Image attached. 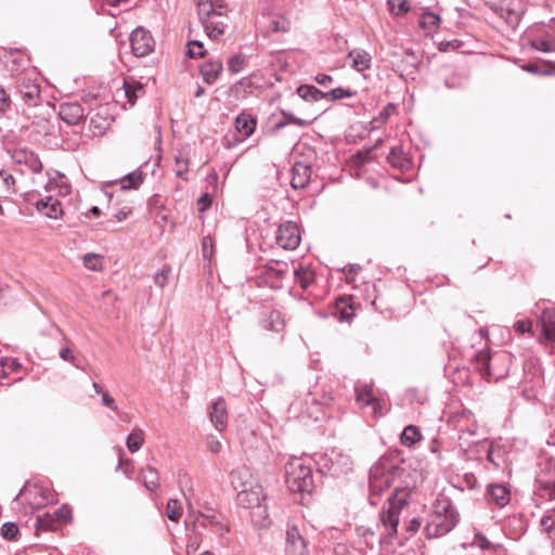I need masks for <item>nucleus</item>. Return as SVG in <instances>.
Here are the masks:
<instances>
[{
    "instance_id": "1",
    "label": "nucleus",
    "mask_w": 555,
    "mask_h": 555,
    "mask_svg": "<svg viewBox=\"0 0 555 555\" xmlns=\"http://www.w3.org/2000/svg\"><path fill=\"white\" fill-rule=\"evenodd\" d=\"M404 468L390 459H379L370 469V495L369 501L372 505H377V498L390 487H400L396 485L397 480L401 478Z\"/></svg>"
},
{
    "instance_id": "2",
    "label": "nucleus",
    "mask_w": 555,
    "mask_h": 555,
    "mask_svg": "<svg viewBox=\"0 0 555 555\" xmlns=\"http://www.w3.org/2000/svg\"><path fill=\"white\" fill-rule=\"evenodd\" d=\"M459 522V513L453 503L447 499L437 500L425 526L428 539L438 538L449 533Z\"/></svg>"
},
{
    "instance_id": "3",
    "label": "nucleus",
    "mask_w": 555,
    "mask_h": 555,
    "mask_svg": "<svg viewBox=\"0 0 555 555\" xmlns=\"http://www.w3.org/2000/svg\"><path fill=\"white\" fill-rule=\"evenodd\" d=\"M409 490L396 487L387 500V506L383 507L379 515L380 528L386 535L382 541L391 542L397 537L398 525L402 507L408 504Z\"/></svg>"
},
{
    "instance_id": "4",
    "label": "nucleus",
    "mask_w": 555,
    "mask_h": 555,
    "mask_svg": "<svg viewBox=\"0 0 555 555\" xmlns=\"http://www.w3.org/2000/svg\"><path fill=\"white\" fill-rule=\"evenodd\" d=\"M310 459L293 457L285 466V478L292 492L310 493L314 489V478Z\"/></svg>"
},
{
    "instance_id": "5",
    "label": "nucleus",
    "mask_w": 555,
    "mask_h": 555,
    "mask_svg": "<svg viewBox=\"0 0 555 555\" xmlns=\"http://www.w3.org/2000/svg\"><path fill=\"white\" fill-rule=\"evenodd\" d=\"M472 362L483 376L499 380L506 376L511 358L504 351L491 354L490 350L485 348L474 353Z\"/></svg>"
},
{
    "instance_id": "6",
    "label": "nucleus",
    "mask_w": 555,
    "mask_h": 555,
    "mask_svg": "<svg viewBox=\"0 0 555 555\" xmlns=\"http://www.w3.org/2000/svg\"><path fill=\"white\" fill-rule=\"evenodd\" d=\"M322 467L319 469L320 473H326L334 477L347 475L352 472L353 462L351 456L338 449H332L327 452L322 460Z\"/></svg>"
},
{
    "instance_id": "7",
    "label": "nucleus",
    "mask_w": 555,
    "mask_h": 555,
    "mask_svg": "<svg viewBox=\"0 0 555 555\" xmlns=\"http://www.w3.org/2000/svg\"><path fill=\"white\" fill-rule=\"evenodd\" d=\"M20 500L27 501L31 508H40L53 501V493L37 485L25 486L14 498V501Z\"/></svg>"
},
{
    "instance_id": "8",
    "label": "nucleus",
    "mask_w": 555,
    "mask_h": 555,
    "mask_svg": "<svg viewBox=\"0 0 555 555\" xmlns=\"http://www.w3.org/2000/svg\"><path fill=\"white\" fill-rule=\"evenodd\" d=\"M538 493L544 500L555 501V462L547 461L537 477Z\"/></svg>"
},
{
    "instance_id": "9",
    "label": "nucleus",
    "mask_w": 555,
    "mask_h": 555,
    "mask_svg": "<svg viewBox=\"0 0 555 555\" xmlns=\"http://www.w3.org/2000/svg\"><path fill=\"white\" fill-rule=\"evenodd\" d=\"M12 160L15 165L21 167V172L26 173H40L43 165L39 156L28 149H15L12 152Z\"/></svg>"
},
{
    "instance_id": "10",
    "label": "nucleus",
    "mask_w": 555,
    "mask_h": 555,
    "mask_svg": "<svg viewBox=\"0 0 555 555\" xmlns=\"http://www.w3.org/2000/svg\"><path fill=\"white\" fill-rule=\"evenodd\" d=\"M301 241L300 231L297 223L286 221L282 223L276 232V243L280 247L294 250Z\"/></svg>"
},
{
    "instance_id": "11",
    "label": "nucleus",
    "mask_w": 555,
    "mask_h": 555,
    "mask_svg": "<svg viewBox=\"0 0 555 555\" xmlns=\"http://www.w3.org/2000/svg\"><path fill=\"white\" fill-rule=\"evenodd\" d=\"M132 52L135 56L149 55L154 50V39L149 30L137 27L130 35Z\"/></svg>"
},
{
    "instance_id": "12",
    "label": "nucleus",
    "mask_w": 555,
    "mask_h": 555,
    "mask_svg": "<svg viewBox=\"0 0 555 555\" xmlns=\"http://www.w3.org/2000/svg\"><path fill=\"white\" fill-rule=\"evenodd\" d=\"M286 555H309L308 542L296 526L286 530Z\"/></svg>"
},
{
    "instance_id": "13",
    "label": "nucleus",
    "mask_w": 555,
    "mask_h": 555,
    "mask_svg": "<svg viewBox=\"0 0 555 555\" xmlns=\"http://www.w3.org/2000/svg\"><path fill=\"white\" fill-rule=\"evenodd\" d=\"M40 86L33 79L22 77L17 83V93L24 103L29 107H35L40 103Z\"/></svg>"
},
{
    "instance_id": "14",
    "label": "nucleus",
    "mask_w": 555,
    "mask_h": 555,
    "mask_svg": "<svg viewBox=\"0 0 555 555\" xmlns=\"http://www.w3.org/2000/svg\"><path fill=\"white\" fill-rule=\"evenodd\" d=\"M208 415L211 424L219 433L227 428L229 415L225 400L222 397H219L210 404Z\"/></svg>"
},
{
    "instance_id": "15",
    "label": "nucleus",
    "mask_w": 555,
    "mask_h": 555,
    "mask_svg": "<svg viewBox=\"0 0 555 555\" xmlns=\"http://www.w3.org/2000/svg\"><path fill=\"white\" fill-rule=\"evenodd\" d=\"M542 343L555 346V308H543L540 317Z\"/></svg>"
},
{
    "instance_id": "16",
    "label": "nucleus",
    "mask_w": 555,
    "mask_h": 555,
    "mask_svg": "<svg viewBox=\"0 0 555 555\" xmlns=\"http://www.w3.org/2000/svg\"><path fill=\"white\" fill-rule=\"evenodd\" d=\"M266 499L267 496L263 493V489L258 482L240 490L237 493V502L245 508L255 507V505L266 502Z\"/></svg>"
},
{
    "instance_id": "17",
    "label": "nucleus",
    "mask_w": 555,
    "mask_h": 555,
    "mask_svg": "<svg viewBox=\"0 0 555 555\" xmlns=\"http://www.w3.org/2000/svg\"><path fill=\"white\" fill-rule=\"evenodd\" d=\"M356 399L361 406H372L373 414H377V410L380 408L378 399L373 393V387L371 384L358 380L354 385Z\"/></svg>"
},
{
    "instance_id": "18",
    "label": "nucleus",
    "mask_w": 555,
    "mask_h": 555,
    "mask_svg": "<svg viewBox=\"0 0 555 555\" xmlns=\"http://www.w3.org/2000/svg\"><path fill=\"white\" fill-rule=\"evenodd\" d=\"M85 116L83 107L77 103H62L59 108V117L69 126L78 125Z\"/></svg>"
},
{
    "instance_id": "19",
    "label": "nucleus",
    "mask_w": 555,
    "mask_h": 555,
    "mask_svg": "<svg viewBox=\"0 0 555 555\" xmlns=\"http://www.w3.org/2000/svg\"><path fill=\"white\" fill-rule=\"evenodd\" d=\"M312 168L301 162H296L292 167L291 184L294 189H305L311 179Z\"/></svg>"
},
{
    "instance_id": "20",
    "label": "nucleus",
    "mask_w": 555,
    "mask_h": 555,
    "mask_svg": "<svg viewBox=\"0 0 555 555\" xmlns=\"http://www.w3.org/2000/svg\"><path fill=\"white\" fill-rule=\"evenodd\" d=\"M487 500L490 504L504 507L509 503V490L502 483H491L487 488Z\"/></svg>"
},
{
    "instance_id": "21",
    "label": "nucleus",
    "mask_w": 555,
    "mask_h": 555,
    "mask_svg": "<svg viewBox=\"0 0 555 555\" xmlns=\"http://www.w3.org/2000/svg\"><path fill=\"white\" fill-rule=\"evenodd\" d=\"M222 70L223 63L219 59L208 60L199 66V72L203 77V80L208 85L215 83L220 77Z\"/></svg>"
},
{
    "instance_id": "22",
    "label": "nucleus",
    "mask_w": 555,
    "mask_h": 555,
    "mask_svg": "<svg viewBox=\"0 0 555 555\" xmlns=\"http://www.w3.org/2000/svg\"><path fill=\"white\" fill-rule=\"evenodd\" d=\"M387 162L392 168L398 169L401 172L409 171L412 165L410 157L404 153L400 145L393 146L390 150L387 156Z\"/></svg>"
},
{
    "instance_id": "23",
    "label": "nucleus",
    "mask_w": 555,
    "mask_h": 555,
    "mask_svg": "<svg viewBox=\"0 0 555 555\" xmlns=\"http://www.w3.org/2000/svg\"><path fill=\"white\" fill-rule=\"evenodd\" d=\"M230 481L232 487L237 491L256 483L249 468L246 466H240L233 469L230 474Z\"/></svg>"
},
{
    "instance_id": "24",
    "label": "nucleus",
    "mask_w": 555,
    "mask_h": 555,
    "mask_svg": "<svg viewBox=\"0 0 555 555\" xmlns=\"http://www.w3.org/2000/svg\"><path fill=\"white\" fill-rule=\"evenodd\" d=\"M36 207L39 212L51 219H57L62 216L63 209L59 199L48 196L46 199L37 202Z\"/></svg>"
},
{
    "instance_id": "25",
    "label": "nucleus",
    "mask_w": 555,
    "mask_h": 555,
    "mask_svg": "<svg viewBox=\"0 0 555 555\" xmlns=\"http://www.w3.org/2000/svg\"><path fill=\"white\" fill-rule=\"evenodd\" d=\"M540 529L550 544L555 547V508L547 509L540 519Z\"/></svg>"
},
{
    "instance_id": "26",
    "label": "nucleus",
    "mask_w": 555,
    "mask_h": 555,
    "mask_svg": "<svg viewBox=\"0 0 555 555\" xmlns=\"http://www.w3.org/2000/svg\"><path fill=\"white\" fill-rule=\"evenodd\" d=\"M487 460L494 467H502L507 461V451L499 442H491L487 448Z\"/></svg>"
},
{
    "instance_id": "27",
    "label": "nucleus",
    "mask_w": 555,
    "mask_h": 555,
    "mask_svg": "<svg viewBox=\"0 0 555 555\" xmlns=\"http://www.w3.org/2000/svg\"><path fill=\"white\" fill-rule=\"evenodd\" d=\"M206 35L210 39H218L227 28V17H212L202 23Z\"/></svg>"
},
{
    "instance_id": "28",
    "label": "nucleus",
    "mask_w": 555,
    "mask_h": 555,
    "mask_svg": "<svg viewBox=\"0 0 555 555\" xmlns=\"http://www.w3.org/2000/svg\"><path fill=\"white\" fill-rule=\"evenodd\" d=\"M348 59H351V67L357 72H363L371 67L372 57L365 50L354 49L348 53Z\"/></svg>"
},
{
    "instance_id": "29",
    "label": "nucleus",
    "mask_w": 555,
    "mask_h": 555,
    "mask_svg": "<svg viewBox=\"0 0 555 555\" xmlns=\"http://www.w3.org/2000/svg\"><path fill=\"white\" fill-rule=\"evenodd\" d=\"M250 509V518L255 526L259 528H267L270 526L271 520L269 518L268 506L264 502L255 505V507H248Z\"/></svg>"
},
{
    "instance_id": "30",
    "label": "nucleus",
    "mask_w": 555,
    "mask_h": 555,
    "mask_svg": "<svg viewBox=\"0 0 555 555\" xmlns=\"http://www.w3.org/2000/svg\"><path fill=\"white\" fill-rule=\"evenodd\" d=\"M195 2L201 23L212 17H222V12L217 11L216 7H214L212 0H195Z\"/></svg>"
},
{
    "instance_id": "31",
    "label": "nucleus",
    "mask_w": 555,
    "mask_h": 555,
    "mask_svg": "<svg viewBox=\"0 0 555 555\" xmlns=\"http://www.w3.org/2000/svg\"><path fill=\"white\" fill-rule=\"evenodd\" d=\"M256 119L246 113L240 114L235 119V128L243 137L251 135L256 129Z\"/></svg>"
},
{
    "instance_id": "32",
    "label": "nucleus",
    "mask_w": 555,
    "mask_h": 555,
    "mask_svg": "<svg viewBox=\"0 0 555 555\" xmlns=\"http://www.w3.org/2000/svg\"><path fill=\"white\" fill-rule=\"evenodd\" d=\"M261 326L267 331L281 332L284 328V320L280 311H270L262 320Z\"/></svg>"
},
{
    "instance_id": "33",
    "label": "nucleus",
    "mask_w": 555,
    "mask_h": 555,
    "mask_svg": "<svg viewBox=\"0 0 555 555\" xmlns=\"http://www.w3.org/2000/svg\"><path fill=\"white\" fill-rule=\"evenodd\" d=\"M294 274L296 283H298L304 291H307L314 283L315 273L309 267L299 266Z\"/></svg>"
},
{
    "instance_id": "34",
    "label": "nucleus",
    "mask_w": 555,
    "mask_h": 555,
    "mask_svg": "<svg viewBox=\"0 0 555 555\" xmlns=\"http://www.w3.org/2000/svg\"><path fill=\"white\" fill-rule=\"evenodd\" d=\"M140 479L144 487L152 492L156 491L160 486L158 472L156 468L151 466L141 470Z\"/></svg>"
},
{
    "instance_id": "35",
    "label": "nucleus",
    "mask_w": 555,
    "mask_h": 555,
    "mask_svg": "<svg viewBox=\"0 0 555 555\" xmlns=\"http://www.w3.org/2000/svg\"><path fill=\"white\" fill-rule=\"evenodd\" d=\"M525 72H528L533 75L540 76H554L555 75V64L554 63H545L539 64L537 62H529L521 66Z\"/></svg>"
},
{
    "instance_id": "36",
    "label": "nucleus",
    "mask_w": 555,
    "mask_h": 555,
    "mask_svg": "<svg viewBox=\"0 0 555 555\" xmlns=\"http://www.w3.org/2000/svg\"><path fill=\"white\" fill-rule=\"evenodd\" d=\"M422 434L420 431V428L414 425H408L404 427L401 436H400V442L404 447L411 448L416 442L421 441Z\"/></svg>"
},
{
    "instance_id": "37",
    "label": "nucleus",
    "mask_w": 555,
    "mask_h": 555,
    "mask_svg": "<svg viewBox=\"0 0 555 555\" xmlns=\"http://www.w3.org/2000/svg\"><path fill=\"white\" fill-rule=\"evenodd\" d=\"M451 423L459 431L470 430V425L474 424L473 414L469 411L463 410L452 416Z\"/></svg>"
},
{
    "instance_id": "38",
    "label": "nucleus",
    "mask_w": 555,
    "mask_h": 555,
    "mask_svg": "<svg viewBox=\"0 0 555 555\" xmlns=\"http://www.w3.org/2000/svg\"><path fill=\"white\" fill-rule=\"evenodd\" d=\"M297 94L306 100L311 102H318L322 99H325V92L321 91L314 86L302 85L297 88Z\"/></svg>"
},
{
    "instance_id": "39",
    "label": "nucleus",
    "mask_w": 555,
    "mask_h": 555,
    "mask_svg": "<svg viewBox=\"0 0 555 555\" xmlns=\"http://www.w3.org/2000/svg\"><path fill=\"white\" fill-rule=\"evenodd\" d=\"M124 94L128 100L129 106H133L135 103V100L139 96V93L142 92L143 86L139 81L135 80H128L126 79L124 81Z\"/></svg>"
},
{
    "instance_id": "40",
    "label": "nucleus",
    "mask_w": 555,
    "mask_h": 555,
    "mask_svg": "<svg viewBox=\"0 0 555 555\" xmlns=\"http://www.w3.org/2000/svg\"><path fill=\"white\" fill-rule=\"evenodd\" d=\"M144 443V433L140 428H134L127 436L126 446L131 453L138 452Z\"/></svg>"
},
{
    "instance_id": "41",
    "label": "nucleus",
    "mask_w": 555,
    "mask_h": 555,
    "mask_svg": "<svg viewBox=\"0 0 555 555\" xmlns=\"http://www.w3.org/2000/svg\"><path fill=\"white\" fill-rule=\"evenodd\" d=\"M144 180L143 173L140 170L129 172L120 180L121 190L138 189Z\"/></svg>"
},
{
    "instance_id": "42",
    "label": "nucleus",
    "mask_w": 555,
    "mask_h": 555,
    "mask_svg": "<svg viewBox=\"0 0 555 555\" xmlns=\"http://www.w3.org/2000/svg\"><path fill=\"white\" fill-rule=\"evenodd\" d=\"M282 119L279 120L274 127H273V131L276 132V131H280L281 129H283L284 127H286L287 125H296V126H300V127H305L307 125H309L308 121L301 119V118H298L296 116H294L292 113L289 112H286V111H282Z\"/></svg>"
},
{
    "instance_id": "43",
    "label": "nucleus",
    "mask_w": 555,
    "mask_h": 555,
    "mask_svg": "<svg viewBox=\"0 0 555 555\" xmlns=\"http://www.w3.org/2000/svg\"><path fill=\"white\" fill-rule=\"evenodd\" d=\"M440 16L433 12H425L420 17V27L425 31H434L438 28Z\"/></svg>"
},
{
    "instance_id": "44",
    "label": "nucleus",
    "mask_w": 555,
    "mask_h": 555,
    "mask_svg": "<svg viewBox=\"0 0 555 555\" xmlns=\"http://www.w3.org/2000/svg\"><path fill=\"white\" fill-rule=\"evenodd\" d=\"M219 518L221 517L217 515L212 509L207 508L198 513L197 517L195 518V522L201 527L209 528L216 525Z\"/></svg>"
},
{
    "instance_id": "45",
    "label": "nucleus",
    "mask_w": 555,
    "mask_h": 555,
    "mask_svg": "<svg viewBox=\"0 0 555 555\" xmlns=\"http://www.w3.org/2000/svg\"><path fill=\"white\" fill-rule=\"evenodd\" d=\"M396 106L392 103H388L378 114V116L374 117L371 121L372 129H377L382 127L389 117L395 113Z\"/></svg>"
},
{
    "instance_id": "46",
    "label": "nucleus",
    "mask_w": 555,
    "mask_h": 555,
    "mask_svg": "<svg viewBox=\"0 0 555 555\" xmlns=\"http://www.w3.org/2000/svg\"><path fill=\"white\" fill-rule=\"evenodd\" d=\"M102 256L98 254H86L82 258L83 266L91 271H101L103 269Z\"/></svg>"
},
{
    "instance_id": "47",
    "label": "nucleus",
    "mask_w": 555,
    "mask_h": 555,
    "mask_svg": "<svg viewBox=\"0 0 555 555\" xmlns=\"http://www.w3.org/2000/svg\"><path fill=\"white\" fill-rule=\"evenodd\" d=\"M357 94V91L351 89H345L341 87L332 89L328 92H325V100L327 101H337L344 98H351Z\"/></svg>"
},
{
    "instance_id": "48",
    "label": "nucleus",
    "mask_w": 555,
    "mask_h": 555,
    "mask_svg": "<svg viewBox=\"0 0 555 555\" xmlns=\"http://www.w3.org/2000/svg\"><path fill=\"white\" fill-rule=\"evenodd\" d=\"M246 63V56L242 53L234 54L228 60V70L237 74L243 70Z\"/></svg>"
},
{
    "instance_id": "49",
    "label": "nucleus",
    "mask_w": 555,
    "mask_h": 555,
    "mask_svg": "<svg viewBox=\"0 0 555 555\" xmlns=\"http://www.w3.org/2000/svg\"><path fill=\"white\" fill-rule=\"evenodd\" d=\"M269 30L272 33H288L291 30V22L284 16L273 18L269 24Z\"/></svg>"
},
{
    "instance_id": "50",
    "label": "nucleus",
    "mask_w": 555,
    "mask_h": 555,
    "mask_svg": "<svg viewBox=\"0 0 555 555\" xmlns=\"http://www.w3.org/2000/svg\"><path fill=\"white\" fill-rule=\"evenodd\" d=\"M167 517L172 521H178L182 515V507L178 500L170 499L166 506Z\"/></svg>"
},
{
    "instance_id": "51",
    "label": "nucleus",
    "mask_w": 555,
    "mask_h": 555,
    "mask_svg": "<svg viewBox=\"0 0 555 555\" xmlns=\"http://www.w3.org/2000/svg\"><path fill=\"white\" fill-rule=\"evenodd\" d=\"M186 54L191 59L202 57L205 55L204 44L199 40H191L188 43Z\"/></svg>"
},
{
    "instance_id": "52",
    "label": "nucleus",
    "mask_w": 555,
    "mask_h": 555,
    "mask_svg": "<svg viewBox=\"0 0 555 555\" xmlns=\"http://www.w3.org/2000/svg\"><path fill=\"white\" fill-rule=\"evenodd\" d=\"M18 532L17 525L12 521H7L1 526V535L9 541L15 540Z\"/></svg>"
},
{
    "instance_id": "53",
    "label": "nucleus",
    "mask_w": 555,
    "mask_h": 555,
    "mask_svg": "<svg viewBox=\"0 0 555 555\" xmlns=\"http://www.w3.org/2000/svg\"><path fill=\"white\" fill-rule=\"evenodd\" d=\"M56 522L57 521L54 515L46 513L43 515L38 516L36 525L40 529L50 530L55 528Z\"/></svg>"
},
{
    "instance_id": "54",
    "label": "nucleus",
    "mask_w": 555,
    "mask_h": 555,
    "mask_svg": "<svg viewBox=\"0 0 555 555\" xmlns=\"http://www.w3.org/2000/svg\"><path fill=\"white\" fill-rule=\"evenodd\" d=\"M336 309L340 314L339 318L341 321H349L353 315L351 306H349L344 298L336 301Z\"/></svg>"
},
{
    "instance_id": "55",
    "label": "nucleus",
    "mask_w": 555,
    "mask_h": 555,
    "mask_svg": "<svg viewBox=\"0 0 555 555\" xmlns=\"http://www.w3.org/2000/svg\"><path fill=\"white\" fill-rule=\"evenodd\" d=\"M390 12L395 15H402L410 11L406 0H388Z\"/></svg>"
},
{
    "instance_id": "56",
    "label": "nucleus",
    "mask_w": 555,
    "mask_h": 555,
    "mask_svg": "<svg viewBox=\"0 0 555 555\" xmlns=\"http://www.w3.org/2000/svg\"><path fill=\"white\" fill-rule=\"evenodd\" d=\"M473 545L477 546L478 548L482 551H491L494 550L495 546L492 542H490L486 535H483L480 532H477L473 540Z\"/></svg>"
},
{
    "instance_id": "57",
    "label": "nucleus",
    "mask_w": 555,
    "mask_h": 555,
    "mask_svg": "<svg viewBox=\"0 0 555 555\" xmlns=\"http://www.w3.org/2000/svg\"><path fill=\"white\" fill-rule=\"evenodd\" d=\"M124 455H125V452L124 450H120V453H119V462H118V466H117V469L121 468L125 466L124 468V474L125 476L128 478V479H131L132 476H133V473H134V466H133V463L131 460H125L124 459Z\"/></svg>"
},
{
    "instance_id": "58",
    "label": "nucleus",
    "mask_w": 555,
    "mask_h": 555,
    "mask_svg": "<svg viewBox=\"0 0 555 555\" xmlns=\"http://www.w3.org/2000/svg\"><path fill=\"white\" fill-rule=\"evenodd\" d=\"M169 273L170 269L166 267L157 271L154 275L155 284L162 288L165 287L169 282Z\"/></svg>"
},
{
    "instance_id": "59",
    "label": "nucleus",
    "mask_w": 555,
    "mask_h": 555,
    "mask_svg": "<svg viewBox=\"0 0 555 555\" xmlns=\"http://www.w3.org/2000/svg\"><path fill=\"white\" fill-rule=\"evenodd\" d=\"M54 517L57 522L65 524L72 519V511L67 506H61L54 512Z\"/></svg>"
},
{
    "instance_id": "60",
    "label": "nucleus",
    "mask_w": 555,
    "mask_h": 555,
    "mask_svg": "<svg viewBox=\"0 0 555 555\" xmlns=\"http://www.w3.org/2000/svg\"><path fill=\"white\" fill-rule=\"evenodd\" d=\"M530 46H531L534 50H537V51H542V52H545V53H547V52H552V51L554 50V49H553V47H552V44H551V42H550V41H547V40H544V39L532 40V41L530 42Z\"/></svg>"
},
{
    "instance_id": "61",
    "label": "nucleus",
    "mask_w": 555,
    "mask_h": 555,
    "mask_svg": "<svg viewBox=\"0 0 555 555\" xmlns=\"http://www.w3.org/2000/svg\"><path fill=\"white\" fill-rule=\"evenodd\" d=\"M206 446L207 449L215 454L219 453L222 449L220 439L217 436L212 435L207 437Z\"/></svg>"
},
{
    "instance_id": "62",
    "label": "nucleus",
    "mask_w": 555,
    "mask_h": 555,
    "mask_svg": "<svg viewBox=\"0 0 555 555\" xmlns=\"http://www.w3.org/2000/svg\"><path fill=\"white\" fill-rule=\"evenodd\" d=\"M176 166H177L176 175L178 177L182 178L183 175L188 171L189 160L181 156H176Z\"/></svg>"
},
{
    "instance_id": "63",
    "label": "nucleus",
    "mask_w": 555,
    "mask_h": 555,
    "mask_svg": "<svg viewBox=\"0 0 555 555\" xmlns=\"http://www.w3.org/2000/svg\"><path fill=\"white\" fill-rule=\"evenodd\" d=\"M514 328L519 334L529 333L532 328V322L530 320H519L515 322Z\"/></svg>"
},
{
    "instance_id": "64",
    "label": "nucleus",
    "mask_w": 555,
    "mask_h": 555,
    "mask_svg": "<svg viewBox=\"0 0 555 555\" xmlns=\"http://www.w3.org/2000/svg\"><path fill=\"white\" fill-rule=\"evenodd\" d=\"M0 178L8 191H14L15 179L7 170H0Z\"/></svg>"
}]
</instances>
